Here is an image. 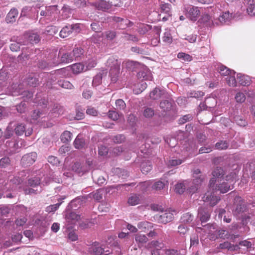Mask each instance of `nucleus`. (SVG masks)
<instances>
[{"mask_svg": "<svg viewBox=\"0 0 255 255\" xmlns=\"http://www.w3.org/2000/svg\"><path fill=\"white\" fill-rule=\"evenodd\" d=\"M56 9L55 6H51L47 7H46L45 10H42L40 14L41 16H51L53 10H55Z\"/></svg>", "mask_w": 255, "mask_h": 255, "instance_id": "nucleus-43", "label": "nucleus"}, {"mask_svg": "<svg viewBox=\"0 0 255 255\" xmlns=\"http://www.w3.org/2000/svg\"><path fill=\"white\" fill-rule=\"evenodd\" d=\"M249 219L250 217L248 216L242 219V222L240 223L242 229V230L240 231L241 233H245L249 231V227L247 226L248 222Z\"/></svg>", "mask_w": 255, "mask_h": 255, "instance_id": "nucleus-42", "label": "nucleus"}, {"mask_svg": "<svg viewBox=\"0 0 255 255\" xmlns=\"http://www.w3.org/2000/svg\"><path fill=\"white\" fill-rule=\"evenodd\" d=\"M103 192V189H99L86 195V198L87 200L89 199H93L95 201L99 202L102 199Z\"/></svg>", "mask_w": 255, "mask_h": 255, "instance_id": "nucleus-21", "label": "nucleus"}, {"mask_svg": "<svg viewBox=\"0 0 255 255\" xmlns=\"http://www.w3.org/2000/svg\"><path fill=\"white\" fill-rule=\"evenodd\" d=\"M135 240L138 244V247L141 248L144 244L148 241V239L144 235L137 234L135 236Z\"/></svg>", "mask_w": 255, "mask_h": 255, "instance_id": "nucleus-27", "label": "nucleus"}, {"mask_svg": "<svg viewBox=\"0 0 255 255\" xmlns=\"http://www.w3.org/2000/svg\"><path fill=\"white\" fill-rule=\"evenodd\" d=\"M163 41L168 43H171L172 42V37L170 33V30L166 29L163 36Z\"/></svg>", "mask_w": 255, "mask_h": 255, "instance_id": "nucleus-52", "label": "nucleus"}, {"mask_svg": "<svg viewBox=\"0 0 255 255\" xmlns=\"http://www.w3.org/2000/svg\"><path fill=\"white\" fill-rule=\"evenodd\" d=\"M199 245V237L197 234H192L190 237V248L197 247Z\"/></svg>", "mask_w": 255, "mask_h": 255, "instance_id": "nucleus-48", "label": "nucleus"}, {"mask_svg": "<svg viewBox=\"0 0 255 255\" xmlns=\"http://www.w3.org/2000/svg\"><path fill=\"white\" fill-rule=\"evenodd\" d=\"M177 57L179 59H182L185 61H191L192 60V57L189 54L183 52H180L177 54Z\"/></svg>", "mask_w": 255, "mask_h": 255, "instance_id": "nucleus-59", "label": "nucleus"}, {"mask_svg": "<svg viewBox=\"0 0 255 255\" xmlns=\"http://www.w3.org/2000/svg\"><path fill=\"white\" fill-rule=\"evenodd\" d=\"M141 171L143 174H147L152 168V163L149 160H145L141 163Z\"/></svg>", "mask_w": 255, "mask_h": 255, "instance_id": "nucleus-25", "label": "nucleus"}, {"mask_svg": "<svg viewBox=\"0 0 255 255\" xmlns=\"http://www.w3.org/2000/svg\"><path fill=\"white\" fill-rule=\"evenodd\" d=\"M211 210L206 207L201 206L198 209L197 218L201 224L208 222L211 216Z\"/></svg>", "mask_w": 255, "mask_h": 255, "instance_id": "nucleus-9", "label": "nucleus"}, {"mask_svg": "<svg viewBox=\"0 0 255 255\" xmlns=\"http://www.w3.org/2000/svg\"><path fill=\"white\" fill-rule=\"evenodd\" d=\"M18 14V11L15 8H11L7 14L5 21L7 23H13L15 22Z\"/></svg>", "mask_w": 255, "mask_h": 255, "instance_id": "nucleus-20", "label": "nucleus"}, {"mask_svg": "<svg viewBox=\"0 0 255 255\" xmlns=\"http://www.w3.org/2000/svg\"><path fill=\"white\" fill-rule=\"evenodd\" d=\"M90 166V163H88V165H87L76 162L72 166V170L78 174L83 175L85 173L88 171Z\"/></svg>", "mask_w": 255, "mask_h": 255, "instance_id": "nucleus-16", "label": "nucleus"}, {"mask_svg": "<svg viewBox=\"0 0 255 255\" xmlns=\"http://www.w3.org/2000/svg\"><path fill=\"white\" fill-rule=\"evenodd\" d=\"M72 134L69 131H64L60 136V139L63 143H67L71 140Z\"/></svg>", "mask_w": 255, "mask_h": 255, "instance_id": "nucleus-40", "label": "nucleus"}, {"mask_svg": "<svg viewBox=\"0 0 255 255\" xmlns=\"http://www.w3.org/2000/svg\"><path fill=\"white\" fill-rule=\"evenodd\" d=\"M236 174L231 173L226 176L225 180L223 178V182L216 184V190L221 193H225L234 188L233 185L235 182Z\"/></svg>", "mask_w": 255, "mask_h": 255, "instance_id": "nucleus-1", "label": "nucleus"}, {"mask_svg": "<svg viewBox=\"0 0 255 255\" xmlns=\"http://www.w3.org/2000/svg\"><path fill=\"white\" fill-rule=\"evenodd\" d=\"M186 133L182 130H178L175 134V138L177 141H182L185 139Z\"/></svg>", "mask_w": 255, "mask_h": 255, "instance_id": "nucleus-64", "label": "nucleus"}, {"mask_svg": "<svg viewBox=\"0 0 255 255\" xmlns=\"http://www.w3.org/2000/svg\"><path fill=\"white\" fill-rule=\"evenodd\" d=\"M194 179L192 181V184L197 185L198 187L201 185L204 180L205 176L203 175H199V176L194 175Z\"/></svg>", "mask_w": 255, "mask_h": 255, "instance_id": "nucleus-46", "label": "nucleus"}, {"mask_svg": "<svg viewBox=\"0 0 255 255\" xmlns=\"http://www.w3.org/2000/svg\"><path fill=\"white\" fill-rule=\"evenodd\" d=\"M27 183L28 185L32 187H35L40 185V184H43V182H41L40 179L39 177H34L29 178L27 181Z\"/></svg>", "mask_w": 255, "mask_h": 255, "instance_id": "nucleus-36", "label": "nucleus"}, {"mask_svg": "<svg viewBox=\"0 0 255 255\" xmlns=\"http://www.w3.org/2000/svg\"><path fill=\"white\" fill-rule=\"evenodd\" d=\"M229 146V143L227 141L221 140L216 143L215 147L220 150L226 149Z\"/></svg>", "mask_w": 255, "mask_h": 255, "instance_id": "nucleus-54", "label": "nucleus"}, {"mask_svg": "<svg viewBox=\"0 0 255 255\" xmlns=\"http://www.w3.org/2000/svg\"><path fill=\"white\" fill-rule=\"evenodd\" d=\"M84 66L81 63L74 64L71 65V70L74 74H79L83 71Z\"/></svg>", "mask_w": 255, "mask_h": 255, "instance_id": "nucleus-37", "label": "nucleus"}, {"mask_svg": "<svg viewBox=\"0 0 255 255\" xmlns=\"http://www.w3.org/2000/svg\"><path fill=\"white\" fill-rule=\"evenodd\" d=\"M235 99L237 103H242L245 101L246 96L243 93L239 92L236 94Z\"/></svg>", "mask_w": 255, "mask_h": 255, "instance_id": "nucleus-63", "label": "nucleus"}, {"mask_svg": "<svg viewBox=\"0 0 255 255\" xmlns=\"http://www.w3.org/2000/svg\"><path fill=\"white\" fill-rule=\"evenodd\" d=\"M11 165V159L7 156H4L0 159V168H5Z\"/></svg>", "mask_w": 255, "mask_h": 255, "instance_id": "nucleus-35", "label": "nucleus"}, {"mask_svg": "<svg viewBox=\"0 0 255 255\" xmlns=\"http://www.w3.org/2000/svg\"><path fill=\"white\" fill-rule=\"evenodd\" d=\"M89 252L92 255H103L104 248L100 246L99 242H95L89 248Z\"/></svg>", "mask_w": 255, "mask_h": 255, "instance_id": "nucleus-17", "label": "nucleus"}, {"mask_svg": "<svg viewBox=\"0 0 255 255\" xmlns=\"http://www.w3.org/2000/svg\"><path fill=\"white\" fill-rule=\"evenodd\" d=\"M184 12L186 16L192 21H196L200 14V11L199 8L192 5H185Z\"/></svg>", "mask_w": 255, "mask_h": 255, "instance_id": "nucleus-6", "label": "nucleus"}, {"mask_svg": "<svg viewBox=\"0 0 255 255\" xmlns=\"http://www.w3.org/2000/svg\"><path fill=\"white\" fill-rule=\"evenodd\" d=\"M15 133L17 135H22L25 131V126L22 124H18L14 128Z\"/></svg>", "mask_w": 255, "mask_h": 255, "instance_id": "nucleus-61", "label": "nucleus"}, {"mask_svg": "<svg viewBox=\"0 0 255 255\" xmlns=\"http://www.w3.org/2000/svg\"><path fill=\"white\" fill-rule=\"evenodd\" d=\"M58 201V203L47 206L46 208V211L48 213H51L57 210L62 203L61 199H59Z\"/></svg>", "mask_w": 255, "mask_h": 255, "instance_id": "nucleus-44", "label": "nucleus"}, {"mask_svg": "<svg viewBox=\"0 0 255 255\" xmlns=\"http://www.w3.org/2000/svg\"><path fill=\"white\" fill-rule=\"evenodd\" d=\"M81 30V24L80 23H75L72 24H68L63 27L59 33V35L62 38H66L70 34L74 33L77 34Z\"/></svg>", "mask_w": 255, "mask_h": 255, "instance_id": "nucleus-3", "label": "nucleus"}, {"mask_svg": "<svg viewBox=\"0 0 255 255\" xmlns=\"http://www.w3.org/2000/svg\"><path fill=\"white\" fill-rule=\"evenodd\" d=\"M219 73L223 76H228L232 74V71L224 65H221L217 68Z\"/></svg>", "mask_w": 255, "mask_h": 255, "instance_id": "nucleus-38", "label": "nucleus"}, {"mask_svg": "<svg viewBox=\"0 0 255 255\" xmlns=\"http://www.w3.org/2000/svg\"><path fill=\"white\" fill-rule=\"evenodd\" d=\"M75 210L67 206L64 212L65 218L68 223H73L78 221L80 219V215L76 213Z\"/></svg>", "mask_w": 255, "mask_h": 255, "instance_id": "nucleus-11", "label": "nucleus"}, {"mask_svg": "<svg viewBox=\"0 0 255 255\" xmlns=\"http://www.w3.org/2000/svg\"><path fill=\"white\" fill-rule=\"evenodd\" d=\"M57 84L61 87L66 89H73V85L68 81L65 80H60L57 82Z\"/></svg>", "mask_w": 255, "mask_h": 255, "instance_id": "nucleus-34", "label": "nucleus"}, {"mask_svg": "<svg viewBox=\"0 0 255 255\" xmlns=\"http://www.w3.org/2000/svg\"><path fill=\"white\" fill-rule=\"evenodd\" d=\"M167 99L160 102L159 107L163 112H168L171 110L174 101L167 97Z\"/></svg>", "mask_w": 255, "mask_h": 255, "instance_id": "nucleus-22", "label": "nucleus"}, {"mask_svg": "<svg viewBox=\"0 0 255 255\" xmlns=\"http://www.w3.org/2000/svg\"><path fill=\"white\" fill-rule=\"evenodd\" d=\"M225 174V171L223 169L220 167H217L212 172V175L213 177L218 178L221 179ZM223 179H220V181H222Z\"/></svg>", "mask_w": 255, "mask_h": 255, "instance_id": "nucleus-32", "label": "nucleus"}, {"mask_svg": "<svg viewBox=\"0 0 255 255\" xmlns=\"http://www.w3.org/2000/svg\"><path fill=\"white\" fill-rule=\"evenodd\" d=\"M217 236L220 238L229 239L230 237V234H229L228 231L226 230H219L217 232Z\"/></svg>", "mask_w": 255, "mask_h": 255, "instance_id": "nucleus-57", "label": "nucleus"}, {"mask_svg": "<svg viewBox=\"0 0 255 255\" xmlns=\"http://www.w3.org/2000/svg\"><path fill=\"white\" fill-rule=\"evenodd\" d=\"M92 5L99 10L106 11L111 8L112 6L120 7V4L114 2L113 1H107L105 0H99L93 2Z\"/></svg>", "mask_w": 255, "mask_h": 255, "instance_id": "nucleus-4", "label": "nucleus"}, {"mask_svg": "<svg viewBox=\"0 0 255 255\" xmlns=\"http://www.w3.org/2000/svg\"><path fill=\"white\" fill-rule=\"evenodd\" d=\"M37 158V153L32 152L24 155L21 159V164L24 167L29 166L32 165Z\"/></svg>", "mask_w": 255, "mask_h": 255, "instance_id": "nucleus-12", "label": "nucleus"}, {"mask_svg": "<svg viewBox=\"0 0 255 255\" xmlns=\"http://www.w3.org/2000/svg\"><path fill=\"white\" fill-rule=\"evenodd\" d=\"M27 83L30 86L36 87L39 84V80L34 76L29 75L27 78Z\"/></svg>", "mask_w": 255, "mask_h": 255, "instance_id": "nucleus-47", "label": "nucleus"}, {"mask_svg": "<svg viewBox=\"0 0 255 255\" xmlns=\"http://www.w3.org/2000/svg\"><path fill=\"white\" fill-rule=\"evenodd\" d=\"M167 93L164 90L155 88L149 94L150 98L152 100H157L161 98H167Z\"/></svg>", "mask_w": 255, "mask_h": 255, "instance_id": "nucleus-18", "label": "nucleus"}, {"mask_svg": "<svg viewBox=\"0 0 255 255\" xmlns=\"http://www.w3.org/2000/svg\"><path fill=\"white\" fill-rule=\"evenodd\" d=\"M85 145V139L83 137H81V136L78 135L74 141V147L76 149H80L83 148Z\"/></svg>", "mask_w": 255, "mask_h": 255, "instance_id": "nucleus-26", "label": "nucleus"}, {"mask_svg": "<svg viewBox=\"0 0 255 255\" xmlns=\"http://www.w3.org/2000/svg\"><path fill=\"white\" fill-rule=\"evenodd\" d=\"M138 79L141 80H151L152 75L149 69L145 66H142L137 74Z\"/></svg>", "mask_w": 255, "mask_h": 255, "instance_id": "nucleus-15", "label": "nucleus"}, {"mask_svg": "<svg viewBox=\"0 0 255 255\" xmlns=\"http://www.w3.org/2000/svg\"><path fill=\"white\" fill-rule=\"evenodd\" d=\"M107 72L102 71L98 73L93 78L92 85L93 86H97L102 83V80L104 74L106 75Z\"/></svg>", "mask_w": 255, "mask_h": 255, "instance_id": "nucleus-30", "label": "nucleus"}, {"mask_svg": "<svg viewBox=\"0 0 255 255\" xmlns=\"http://www.w3.org/2000/svg\"><path fill=\"white\" fill-rule=\"evenodd\" d=\"M24 38L31 44L38 43L41 39L39 34L36 32H29L24 35Z\"/></svg>", "mask_w": 255, "mask_h": 255, "instance_id": "nucleus-19", "label": "nucleus"}, {"mask_svg": "<svg viewBox=\"0 0 255 255\" xmlns=\"http://www.w3.org/2000/svg\"><path fill=\"white\" fill-rule=\"evenodd\" d=\"M233 120L238 125L241 127H244L247 124L246 121L240 116L234 117Z\"/></svg>", "mask_w": 255, "mask_h": 255, "instance_id": "nucleus-51", "label": "nucleus"}, {"mask_svg": "<svg viewBox=\"0 0 255 255\" xmlns=\"http://www.w3.org/2000/svg\"><path fill=\"white\" fill-rule=\"evenodd\" d=\"M142 115L146 119H151L154 115V110L153 108L144 107L143 108Z\"/></svg>", "mask_w": 255, "mask_h": 255, "instance_id": "nucleus-28", "label": "nucleus"}, {"mask_svg": "<svg viewBox=\"0 0 255 255\" xmlns=\"http://www.w3.org/2000/svg\"><path fill=\"white\" fill-rule=\"evenodd\" d=\"M246 209V206L242 198L240 196H236L234 201V209L233 210L234 215L238 216L244 212Z\"/></svg>", "mask_w": 255, "mask_h": 255, "instance_id": "nucleus-7", "label": "nucleus"}, {"mask_svg": "<svg viewBox=\"0 0 255 255\" xmlns=\"http://www.w3.org/2000/svg\"><path fill=\"white\" fill-rule=\"evenodd\" d=\"M84 53V50L81 47H75L71 52L74 59L82 56Z\"/></svg>", "mask_w": 255, "mask_h": 255, "instance_id": "nucleus-33", "label": "nucleus"}, {"mask_svg": "<svg viewBox=\"0 0 255 255\" xmlns=\"http://www.w3.org/2000/svg\"><path fill=\"white\" fill-rule=\"evenodd\" d=\"M104 35L108 40H113L116 37L117 32L115 30H107L105 32Z\"/></svg>", "mask_w": 255, "mask_h": 255, "instance_id": "nucleus-50", "label": "nucleus"}, {"mask_svg": "<svg viewBox=\"0 0 255 255\" xmlns=\"http://www.w3.org/2000/svg\"><path fill=\"white\" fill-rule=\"evenodd\" d=\"M237 79L239 80L240 84L244 86H249L251 84V78L249 76L241 74H237Z\"/></svg>", "mask_w": 255, "mask_h": 255, "instance_id": "nucleus-24", "label": "nucleus"}, {"mask_svg": "<svg viewBox=\"0 0 255 255\" xmlns=\"http://www.w3.org/2000/svg\"><path fill=\"white\" fill-rule=\"evenodd\" d=\"M203 200L205 202H209L210 205L213 207L220 200V197L215 195L212 192L208 191L204 194Z\"/></svg>", "mask_w": 255, "mask_h": 255, "instance_id": "nucleus-14", "label": "nucleus"}, {"mask_svg": "<svg viewBox=\"0 0 255 255\" xmlns=\"http://www.w3.org/2000/svg\"><path fill=\"white\" fill-rule=\"evenodd\" d=\"M161 11L170 15L171 12V4L168 3H161L160 5Z\"/></svg>", "mask_w": 255, "mask_h": 255, "instance_id": "nucleus-49", "label": "nucleus"}, {"mask_svg": "<svg viewBox=\"0 0 255 255\" xmlns=\"http://www.w3.org/2000/svg\"><path fill=\"white\" fill-rule=\"evenodd\" d=\"M139 195L136 194H132L128 199V203L131 206H135L140 203Z\"/></svg>", "mask_w": 255, "mask_h": 255, "instance_id": "nucleus-31", "label": "nucleus"}, {"mask_svg": "<svg viewBox=\"0 0 255 255\" xmlns=\"http://www.w3.org/2000/svg\"><path fill=\"white\" fill-rule=\"evenodd\" d=\"M52 65H53L52 62L51 63L50 62H46L44 60H41L39 61L37 66L38 68L41 69H45L49 66H51Z\"/></svg>", "mask_w": 255, "mask_h": 255, "instance_id": "nucleus-60", "label": "nucleus"}, {"mask_svg": "<svg viewBox=\"0 0 255 255\" xmlns=\"http://www.w3.org/2000/svg\"><path fill=\"white\" fill-rule=\"evenodd\" d=\"M11 95L13 96H16L22 94L23 93H26L24 91L22 88V85L17 83H13L10 87V89Z\"/></svg>", "mask_w": 255, "mask_h": 255, "instance_id": "nucleus-23", "label": "nucleus"}, {"mask_svg": "<svg viewBox=\"0 0 255 255\" xmlns=\"http://www.w3.org/2000/svg\"><path fill=\"white\" fill-rule=\"evenodd\" d=\"M151 29V25L142 24L138 27L137 31L140 35H144Z\"/></svg>", "mask_w": 255, "mask_h": 255, "instance_id": "nucleus-39", "label": "nucleus"}, {"mask_svg": "<svg viewBox=\"0 0 255 255\" xmlns=\"http://www.w3.org/2000/svg\"><path fill=\"white\" fill-rule=\"evenodd\" d=\"M204 93L202 91H192L187 93L188 98H199L203 97Z\"/></svg>", "mask_w": 255, "mask_h": 255, "instance_id": "nucleus-56", "label": "nucleus"}, {"mask_svg": "<svg viewBox=\"0 0 255 255\" xmlns=\"http://www.w3.org/2000/svg\"><path fill=\"white\" fill-rule=\"evenodd\" d=\"M123 34H124L123 38L126 40L137 42L139 40L137 37L135 35H132L126 32H123Z\"/></svg>", "mask_w": 255, "mask_h": 255, "instance_id": "nucleus-55", "label": "nucleus"}, {"mask_svg": "<svg viewBox=\"0 0 255 255\" xmlns=\"http://www.w3.org/2000/svg\"><path fill=\"white\" fill-rule=\"evenodd\" d=\"M27 107V104L25 102H21L16 106V109L18 113L22 114L25 112Z\"/></svg>", "mask_w": 255, "mask_h": 255, "instance_id": "nucleus-53", "label": "nucleus"}, {"mask_svg": "<svg viewBox=\"0 0 255 255\" xmlns=\"http://www.w3.org/2000/svg\"><path fill=\"white\" fill-rule=\"evenodd\" d=\"M194 218V216L190 213H186L183 214L181 217V222L184 224L192 223Z\"/></svg>", "mask_w": 255, "mask_h": 255, "instance_id": "nucleus-29", "label": "nucleus"}, {"mask_svg": "<svg viewBox=\"0 0 255 255\" xmlns=\"http://www.w3.org/2000/svg\"><path fill=\"white\" fill-rule=\"evenodd\" d=\"M57 50L55 51H53L51 53V57H54L53 58L52 63L54 65H56L59 64L60 63H70L73 61L74 58L72 56L71 52H66L63 53L61 57L60 60L58 59V58L57 59L56 58L57 55Z\"/></svg>", "mask_w": 255, "mask_h": 255, "instance_id": "nucleus-5", "label": "nucleus"}, {"mask_svg": "<svg viewBox=\"0 0 255 255\" xmlns=\"http://www.w3.org/2000/svg\"><path fill=\"white\" fill-rule=\"evenodd\" d=\"M52 112L58 115H62L64 112V108L60 105L58 104H55L53 106Z\"/></svg>", "mask_w": 255, "mask_h": 255, "instance_id": "nucleus-45", "label": "nucleus"}, {"mask_svg": "<svg viewBox=\"0 0 255 255\" xmlns=\"http://www.w3.org/2000/svg\"><path fill=\"white\" fill-rule=\"evenodd\" d=\"M154 218L158 223L166 224L173 220L174 215L170 211H166L161 212L160 214L155 215Z\"/></svg>", "mask_w": 255, "mask_h": 255, "instance_id": "nucleus-10", "label": "nucleus"}, {"mask_svg": "<svg viewBox=\"0 0 255 255\" xmlns=\"http://www.w3.org/2000/svg\"><path fill=\"white\" fill-rule=\"evenodd\" d=\"M73 4L78 8H81L86 6V0H74Z\"/></svg>", "mask_w": 255, "mask_h": 255, "instance_id": "nucleus-58", "label": "nucleus"}, {"mask_svg": "<svg viewBox=\"0 0 255 255\" xmlns=\"http://www.w3.org/2000/svg\"><path fill=\"white\" fill-rule=\"evenodd\" d=\"M232 18V14L229 11L223 12V14L219 17V20L221 23H226L230 21Z\"/></svg>", "mask_w": 255, "mask_h": 255, "instance_id": "nucleus-41", "label": "nucleus"}, {"mask_svg": "<svg viewBox=\"0 0 255 255\" xmlns=\"http://www.w3.org/2000/svg\"><path fill=\"white\" fill-rule=\"evenodd\" d=\"M107 64L111 67L109 73L111 82L115 83L118 80L121 62L114 57H111L108 59Z\"/></svg>", "mask_w": 255, "mask_h": 255, "instance_id": "nucleus-2", "label": "nucleus"}, {"mask_svg": "<svg viewBox=\"0 0 255 255\" xmlns=\"http://www.w3.org/2000/svg\"><path fill=\"white\" fill-rule=\"evenodd\" d=\"M87 200V198L85 196H78L73 200H72L68 205L69 208H71L73 210H76L78 209L82 204H84Z\"/></svg>", "mask_w": 255, "mask_h": 255, "instance_id": "nucleus-13", "label": "nucleus"}, {"mask_svg": "<svg viewBox=\"0 0 255 255\" xmlns=\"http://www.w3.org/2000/svg\"><path fill=\"white\" fill-rule=\"evenodd\" d=\"M111 19L117 24V27L119 29H125L133 25V23L127 18L114 16H112Z\"/></svg>", "mask_w": 255, "mask_h": 255, "instance_id": "nucleus-8", "label": "nucleus"}, {"mask_svg": "<svg viewBox=\"0 0 255 255\" xmlns=\"http://www.w3.org/2000/svg\"><path fill=\"white\" fill-rule=\"evenodd\" d=\"M175 186V191L176 193L181 194L185 191L186 187L183 183H177Z\"/></svg>", "mask_w": 255, "mask_h": 255, "instance_id": "nucleus-62", "label": "nucleus"}]
</instances>
